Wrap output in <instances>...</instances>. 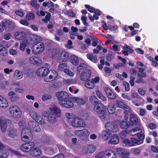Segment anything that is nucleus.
Instances as JSON below:
<instances>
[{
	"mask_svg": "<svg viewBox=\"0 0 158 158\" xmlns=\"http://www.w3.org/2000/svg\"><path fill=\"white\" fill-rule=\"evenodd\" d=\"M70 61L72 64L75 65H77L79 63L78 57L74 55L70 56Z\"/></svg>",
	"mask_w": 158,
	"mask_h": 158,
	"instance_id": "bb28decb",
	"label": "nucleus"
},
{
	"mask_svg": "<svg viewBox=\"0 0 158 158\" xmlns=\"http://www.w3.org/2000/svg\"><path fill=\"white\" fill-rule=\"evenodd\" d=\"M91 39H93V42L92 43V45L94 46H96L98 44V40L96 38H94L93 37L91 36Z\"/></svg>",
	"mask_w": 158,
	"mask_h": 158,
	"instance_id": "bf43d9fd",
	"label": "nucleus"
},
{
	"mask_svg": "<svg viewBox=\"0 0 158 158\" xmlns=\"http://www.w3.org/2000/svg\"><path fill=\"white\" fill-rule=\"evenodd\" d=\"M87 58L92 61L96 63L97 61L96 55H93V53L89 54L87 55Z\"/></svg>",
	"mask_w": 158,
	"mask_h": 158,
	"instance_id": "2f4dec72",
	"label": "nucleus"
},
{
	"mask_svg": "<svg viewBox=\"0 0 158 158\" xmlns=\"http://www.w3.org/2000/svg\"><path fill=\"white\" fill-rule=\"evenodd\" d=\"M44 117H47V121L49 123L52 124H54L56 122L57 118H58L56 116V114L52 112L49 113L48 114L45 115Z\"/></svg>",
	"mask_w": 158,
	"mask_h": 158,
	"instance_id": "6e6552de",
	"label": "nucleus"
},
{
	"mask_svg": "<svg viewBox=\"0 0 158 158\" xmlns=\"http://www.w3.org/2000/svg\"><path fill=\"white\" fill-rule=\"evenodd\" d=\"M129 122V124L131 125H135L137 124L139 121V119L135 114H130Z\"/></svg>",
	"mask_w": 158,
	"mask_h": 158,
	"instance_id": "f3484780",
	"label": "nucleus"
},
{
	"mask_svg": "<svg viewBox=\"0 0 158 158\" xmlns=\"http://www.w3.org/2000/svg\"><path fill=\"white\" fill-rule=\"evenodd\" d=\"M72 126L75 127H83L85 126L84 121L81 119L78 118H74L72 121Z\"/></svg>",
	"mask_w": 158,
	"mask_h": 158,
	"instance_id": "0eeeda50",
	"label": "nucleus"
},
{
	"mask_svg": "<svg viewBox=\"0 0 158 158\" xmlns=\"http://www.w3.org/2000/svg\"><path fill=\"white\" fill-rule=\"evenodd\" d=\"M31 40L32 42L34 43L39 42L41 40V39L39 36L36 35H33L31 36Z\"/></svg>",
	"mask_w": 158,
	"mask_h": 158,
	"instance_id": "4c0bfd02",
	"label": "nucleus"
},
{
	"mask_svg": "<svg viewBox=\"0 0 158 158\" xmlns=\"http://www.w3.org/2000/svg\"><path fill=\"white\" fill-rule=\"evenodd\" d=\"M137 136L138 139H139V140H143L145 137V135L143 133H138L137 134Z\"/></svg>",
	"mask_w": 158,
	"mask_h": 158,
	"instance_id": "680f3d73",
	"label": "nucleus"
},
{
	"mask_svg": "<svg viewBox=\"0 0 158 158\" xmlns=\"http://www.w3.org/2000/svg\"><path fill=\"white\" fill-rule=\"evenodd\" d=\"M56 96L59 102H63L69 98L68 94L65 91H60L57 92L56 94Z\"/></svg>",
	"mask_w": 158,
	"mask_h": 158,
	"instance_id": "1a4fd4ad",
	"label": "nucleus"
},
{
	"mask_svg": "<svg viewBox=\"0 0 158 158\" xmlns=\"http://www.w3.org/2000/svg\"><path fill=\"white\" fill-rule=\"evenodd\" d=\"M70 99L73 101V102H77L79 105L84 104V101L83 99L78 98L71 97Z\"/></svg>",
	"mask_w": 158,
	"mask_h": 158,
	"instance_id": "c756f323",
	"label": "nucleus"
},
{
	"mask_svg": "<svg viewBox=\"0 0 158 158\" xmlns=\"http://www.w3.org/2000/svg\"><path fill=\"white\" fill-rule=\"evenodd\" d=\"M111 135V133L109 131L106 130L102 131L101 134L102 137L105 140L110 138Z\"/></svg>",
	"mask_w": 158,
	"mask_h": 158,
	"instance_id": "4be33fe9",
	"label": "nucleus"
},
{
	"mask_svg": "<svg viewBox=\"0 0 158 158\" xmlns=\"http://www.w3.org/2000/svg\"><path fill=\"white\" fill-rule=\"evenodd\" d=\"M116 151L119 155L121 156H125L124 157H128L130 153L128 150L123 148H118L116 149Z\"/></svg>",
	"mask_w": 158,
	"mask_h": 158,
	"instance_id": "f8f14e48",
	"label": "nucleus"
},
{
	"mask_svg": "<svg viewBox=\"0 0 158 158\" xmlns=\"http://www.w3.org/2000/svg\"><path fill=\"white\" fill-rule=\"evenodd\" d=\"M9 111L10 116L15 118L20 117L22 114L20 109L15 105L10 106L9 107Z\"/></svg>",
	"mask_w": 158,
	"mask_h": 158,
	"instance_id": "f03ea898",
	"label": "nucleus"
},
{
	"mask_svg": "<svg viewBox=\"0 0 158 158\" xmlns=\"http://www.w3.org/2000/svg\"><path fill=\"white\" fill-rule=\"evenodd\" d=\"M125 110L124 111V113L125 114L124 117L125 120H127L128 118L127 114L128 113H131V110L127 106V105H126L123 109Z\"/></svg>",
	"mask_w": 158,
	"mask_h": 158,
	"instance_id": "58836bf2",
	"label": "nucleus"
},
{
	"mask_svg": "<svg viewBox=\"0 0 158 158\" xmlns=\"http://www.w3.org/2000/svg\"><path fill=\"white\" fill-rule=\"evenodd\" d=\"M64 72L65 73L70 76H73L74 75L73 73L69 69H64Z\"/></svg>",
	"mask_w": 158,
	"mask_h": 158,
	"instance_id": "5fc2aeb1",
	"label": "nucleus"
},
{
	"mask_svg": "<svg viewBox=\"0 0 158 158\" xmlns=\"http://www.w3.org/2000/svg\"><path fill=\"white\" fill-rule=\"evenodd\" d=\"M108 112L110 114H112L115 112V110L114 106L113 104H109L107 107Z\"/></svg>",
	"mask_w": 158,
	"mask_h": 158,
	"instance_id": "c9c22d12",
	"label": "nucleus"
},
{
	"mask_svg": "<svg viewBox=\"0 0 158 158\" xmlns=\"http://www.w3.org/2000/svg\"><path fill=\"white\" fill-rule=\"evenodd\" d=\"M89 101L92 104H96L97 103H98V99L95 96H91L89 99Z\"/></svg>",
	"mask_w": 158,
	"mask_h": 158,
	"instance_id": "ea45409f",
	"label": "nucleus"
},
{
	"mask_svg": "<svg viewBox=\"0 0 158 158\" xmlns=\"http://www.w3.org/2000/svg\"><path fill=\"white\" fill-rule=\"evenodd\" d=\"M48 72V69L45 67H42L39 68L37 70L36 74L38 76L41 77L47 75Z\"/></svg>",
	"mask_w": 158,
	"mask_h": 158,
	"instance_id": "9b49d317",
	"label": "nucleus"
},
{
	"mask_svg": "<svg viewBox=\"0 0 158 158\" xmlns=\"http://www.w3.org/2000/svg\"><path fill=\"white\" fill-rule=\"evenodd\" d=\"M116 102L117 106L119 108L123 109L126 106V105L121 101L117 100Z\"/></svg>",
	"mask_w": 158,
	"mask_h": 158,
	"instance_id": "de8ad7c7",
	"label": "nucleus"
},
{
	"mask_svg": "<svg viewBox=\"0 0 158 158\" xmlns=\"http://www.w3.org/2000/svg\"><path fill=\"white\" fill-rule=\"evenodd\" d=\"M105 128L112 132H115L118 131L119 129L116 123L109 122L106 123L105 125Z\"/></svg>",
	"mask_w": 158,
	"mask_h": 158,
	"instance_id": "20e7f679",
	"label": "nucleus"
},
{
	"mask_svg": "<svg viewBox=\"0 0 158 158\" xmlns=\"http://www.w3.org/2000/svg\"><path fill=\"white\" fill-rule=\"evenodd\" d=\"M8 106L7 101L4 98L0 96V107L6 108Z\"/></svg>",
	"mask_w": 158,
	"mask_h": 158,
	"instance_id": "a878e982",
	"label": "nucleus"
},
{
	"mask_svg": "<svg viewBox=\"0 0 158 158\" xmlns=\"http://www.w3.org/2000/svg\"><path fill=\"white\" fill-rule=\"evenodd\" d=\"M15 38L19 40H22L26 36V33L24 31L16 32L15 34Z\"/></svg>",
	"mask_w": 158,
	"mask_h": 158,
	"instance_id": "412c9836",
	"label": "nucleus"
},
{
	"mask_svg": "<svg viewBox=\"0 0 158 158\" xmlns=\"http://www.w3.org/2000/svg\"><path fill=\"white\" fill-rule=\"evenodd\" d=\"M52 96L49 94H44L42 97V99L43 101L47 100L51 98Z\"/></svg>",
	"mask_w": 158,
	"mask_h": 158,
	"instance_id": "a18cd8bd",
	"label": "nucleus"
},
{
	"mask_svg": "<svg viewBox=\"0 0 158 158\" xmlns=\"http://www.w3.org/2000/svg\"><path fill=\"white\" fill-rule=\"evenodd\" d=\"M30 114L31 116L35 120L37 119V117H38V116L39 115L38 113L33 111H30Z\"/></svg>",
	"mask_w": 158,
	"mask_h": 158,
	"instance_id": "49530a36",
	"label": "nucleus"
},
{
	"mask_svg": "<svg viewBox=\"0 0 158 158\" xmlns=\"http://www.w3.org/2000/svg\"><path fill=\"white\" fill-rule=\"evenodd\" d=\"M120 125L122 129H126L129 128L130 124L128 121L123 120L120 122Z\"/></svg>",
	"mask_w": 158,
	"mask_h": 158,
	"instance_id": "cd10ccee",
	"label": "nucleus"
},
{
	"mask_svg": "<svg viewBox=\"0 0 158 158\" xmlns=\"http://www.w3.org/2000/svg\"><path fill=\"white\" fill-rule=\"evenodd\" d=\"M51 112H52L56 114V116L59 117L61 115V110L56 106L53 107Z\"/></svg>",
	"mask_w": 158,
	"mask_h": 158,
	"instance_id": "c85d7f7f",
	"label": "nucleus"
},
{
	"mask_svg": "<svg viewBox=\"0 0 158 158\" xmlns=\"http://www.w3.org/2000/svg\"><path fill=\"white\" fill-rule=\"evenodd\" d=\"M94 109L101 119L104 118L106 110V106L101 103H98L94 105Z\"/></svg>",
	"mask_w": 158,
	"mask_h": 158,
	"instance_id": "f257e3e1",
	"label": "nucleus"
},
{
	"mask_svg": "<svg viewBox=\"0 0 158 158\" xmlns=\"http://www.w3.org/2000/svg\"><path fill=\"white\" fill-rule=\"evenodd\" d=\"M67 15L69 17H74L76 16L75 14L72 10H68L67 11Z\"/></svg>",
	"mask_w": 158,
	"mask_h": 158,
	"instance_id": "6e6d98bb",
	"label": "nucleus"
},
{
	"mask_svg": "<svg viewBox=\"0 0 158 158\" xmlns=\"http://www.w3.org/2000/svg\"><path fill=\"white\" fill-rule=\"evenodd\" d=\"M32 52L35 54H38L43 52L44 49V45L42 43L39 45L35 44L34 45L32 48Z\"/></svg>",
	"mask_w": 158,
	"mask_h": 158,
	"instance_id": "423d86ee",
	"label": "nucleus"
},
{
	"mask_svg": "<svg viewBox=\"0 0 158 158\" xmlns=\"http://www.w3.org/2000/svg\"><path fill=\"white\" fill-rule=\"evenodd\" d=\"M30 60L31 61V63L37 65H40L42 64V60L40 58L38 57H35L31 58Z\"/></svg>",
	"mask_w": 158,
	"mask_h": 158,
	"instance_id": "393cba45",
	"label": "nucleus"
},
{
	"mask_svg": "<svg viewBox=\"0 0 158 158\" xmlns=\"http://www.w3.org/2000/svg\"><path fill=\"white\" fill-rule=\"evenodd\" d=\"M81 130V132L82 133L83 136H88L89 135V131L86 129H84Z\"/></svg>",
	"mask_w": 158,
	"mask_h": 158,
	"instance_id": "0e129e2a",
	"label": "nucleus"
},
{
	"mask_svg": "<svg viewBox=\"0 0 158 158\" xmlns=\"http://www.w3.org/2000/svg\"><path fill=\"white\" fill-rule=\"evenodd\" d=\"M91 71L90 70H87L81 73L80 79L81 80L85 81L88 80L91 76Z\"/></svg>",
	"mask_w": 158,
	"mask_h": 158,
	"instance_id": "a211bd4d",
	"label": "nucleus"
},
{
	"mask_svg": "<svg viewBox=\"0 0 158 158\" xmlns=\"http://www.w3.org/2000/svg\"><path fill=\"white\" fill-rule=\"evenodd\" d=\"M119 142V137L116 134H114L111 139L109 141V143L111 144H117Z\"/></svg>",
	"mask_w": 158,
	"mask_h": 158,
	"instance_id": "b1692460",
	"label": "nucleus"
},
{
	"mask_svg": "<svg viewBox=\"0 0 158 158\" xmlns=\"http://www.w3.org/2000/svg\"><path fill=\"white\" fill-rule=\"evenodd\" d=\"M71 98V97L68 98L67 99L63 101V102H59V103L61 105L66 108H71L73 106V101L70 99Z\"/></svg>",
	"mask_w": 158,
	"mask_h": 158,
	"instance_id": "ddd939ff",
	"label": "nucleus"
},
{
	"mask_svg": "<svg viewBox=\"0 0 158 158\" xmlns=\"http://www.w3.org/2000/svg\"><path fill=\"white\" fill-rule=\"evenodd\" d=\"M114 58V56L113 54L111 53L108 54L106 56V59L109 61H111L112 59Z\"/></svg>",
	"mask_w": 158,
	"mask_h": 158,
	"instance_id": "4d7b16f0",
	"label": "nucleus"
},
{
	"mask_svg": "<svg viewBox=\"0 0 158 158\" xmlns=\"http://www.w3.org/2000/svg\"><path fill=\"white\" fill-rule=\"evenodd\" d=\"M123 85H124L125 87V90L127 91H128L130 89V86L129 83L126 81H124L123 82Z\"/></svg>",
	"mask_w": 158,
	"mask_h": 158,
	"instance_id": "338daca9",
	"label": "nucleus"
},
{
	"mask_svg": "<svg viewBox=\"0 0 158 158\" xmlns=\"http://www.w3.org/2000/svg\"><path fill=\"white\" fill-rule=\"evenodd\" d=\"M107 96L110 98V99H114L116 97V96L115 94L113 93L112 91Z\"/></svg>",
	"mask_w": 158,
	"mask_h": 158,
	"instance_id": "864d4df0",
	"label": "nucleus"
},
{
	"mask_svg": "<svg viewBox=\"0 0 158 158\" xmlns=\"http://www.w3.org/2000/svg\"><path fill=\"white\" fill-rule=\"evenodd\" d=\"M11 124V121L8 119H2L0 120L1 128L3 132H5L7 126H9Z\"/></svg>",
	"mask_w": 158,
	"mask_h": 158,
	"instance_id": "39448f33",
	"label": "nucleus"
},
{
	"mask_svg": "<svg viewBox=\"0 0 158 158\" xmlns=\"http://www.w3.org/2000/svg\"><path fill=\"white\" fill-rule=\"evenodd\" d=\"M69 56L70 55L68 52L65 51H63L60 53V58L58 60L60 61L65 62L68 60Z\"/></svg>",
	"mask_w": 158,
	"mask_h": 158,
	"instance_id": "2eb2a0df",
	"label": "nucleus"
},
{
	"mask_svg": "<svg viewBox=\"0 0 158 158\" xmlns=\"http://www.w3.org/2000/svg\"><path fill=\"white\" fill-rule=\"evenodd\" d=\"M21 135L32 136L31 132L30 130L26 128H24L21 131Z\"/></svg>",
	"mask_w": 158,
	"mask_h": 158,
	"instance_id": "72a5a7b5",
	"label": "nucleus"
},
{
	"mask_svg": "<svg viewBox=\"0 0 158 158\" xmlns=\"http://www.w3.org/2000/svg\"><path fill=\"white\" fill-rule=\"evenodd\" d=\"M96 146L94 145H90L86 147H84L82 151L84 153L90 154L94 152L96 150Z\"/></svg>",
	"mask_w": 158,
	"mask_h": 158,
	"instance_id": "4468645a",
	"label": "nucleus"
},
{
	"mask_svg": "<svg viewBox=\"0 0 158 158\" xmlns=\"http://www.w3.org/2000/svg\"><path fill=\"white\" fill-rule=\"evenodd\" d=\"M7 134L10 138H14L17 136L16 130L14 128H9L7 131Z\"/></svg>",
	"mask_w": 158,
	"mask_h": 158,
	"instance_id": "6ab92c4d",
	"label": "nucleus"
},
{
	"mask_svg": "<svg viewBox=\"0 0 158 158\" xmlns=\"http://www.w3.org/2000/svg\"><path fill=\"white\" fill-rule=\"evenodd\" d=\"M34 143L32 142L24 143L22 145L20 148L23 152H28L34 147Z\"/></svg>",
	"mask_w": 158,
	"mask_h": 158,
	"instance_id": "9d476101",
	"label": "nucleus"
},
{
	"mask_svg": "<svg viewBox=\"0 0 158 158\" xmlns=\"http://www.w3.org/2000/svg\"><path fill=\"white\" fill-rule=\"evenodd\" d=\"M20 23L24 25L28 26L29 23L27 22L25 19H21L19 21Z\"/></svg>",
	"mask_w": 158,
	"mask_h": 158,
	"instance_id": "774afa93",
	"label": "nucleus"
},
{
	"mask_svg": "<svg viewBox=\"0 0 158 158\" xmlns=\"http://www.w3.org/2000/svg\"><path fill=\"white\" fill-rule=\"evenodd\" d=\"M35 121L40 124H44L45 123L44 120L40 115L38 116L37 119L35 120Z\"/></svg>",
	"mask_w": 158,
	"mask_h": 158,
	"instance_id": "37998d69",
	"label": "nucleus"
},
{
	"mask_svg": "<svg viewBox=\"0 0 158 158\" xmlns=\"http://www.w3.org/2000/svg\"><path fill=\"white\" fill-rule=\"evenodd\" d=\"M8 154V152L5 150H3L0 152V158H7Z\"/></svg>",
	"mask_w": 158,
	"mask_h": 158,
	"instance_id": "a19ab883",
	"label": "nucleus"
},
{
	"mask_svg": "<svg viewBox=\"0 0 158 158\" xmlns=\"http://www.w3.org/2000/svg\"><path fill=\"white\" fill-rule=\"evenodd\" d=\"M85 6L86 8L88 9V10L91 12H94L95 9L93 7H91L90 6L88 5H85Z\"/></svg>",
	"mask_w": 158,
	"mask_h": 158,
	"instance_id": "e2e57ef3",
	"label": "nucleus"
},
{
	"mask_svg": "<svg viewBox=\"0 0 158 158\" xmlns=\"http://www.w3.org/2000/svg\"><path fill=\"white\" fill-rule=\"evenodd\" d=\"M14 77L17 80H19L23 77V74L22 73L18 70H16L15 71Z\"/></svg>",
	"mask_w": 158,
	"mask_h": 158,
	"instance_id": "473e14b6",
	"label": "nucleus"
},
{
	"mask_svg": "<svg viewBox=\"0 0 158 158\" xmlns=\"http://www.w3.org/2000/svg\"><path fill=\"white\" fill-rule=\"evenodd\" d=\"M37 123L33 121H30L28 122V125L31 129H33Z\"/></svg>",
	"mask_w": 158,
	"mask_h": 158,
	"instance_id": "c03bdc74",
	"label": "nucleus"
},
{
	"mask_svg": "<svg viewBox=\"0 0 158 158\" xmlns=\"http://www.w3.org/2000/svg\"><path fill=\"white\" fill-rule=\"evenodd\" d=\"M105 158H116L115 152L111 150H109L104 151Z\"/></svg>",
	"mask_w": 158,
	"mask_h": 158,
	"instance_id": "dca6fc26",
	"label": "nucleus"
},
{
	"mask_svg": "<svg viewBox=\"0 0 158 158\" xmlns=\"http://www.w3.org/2000/svg\"><path fill=\"white\" fill-rule=\"evenodd\" d=\"M22 139L24 142H29L32 139V136H28L27 135H21Z\"/></svg>",
	"mask_w": 158,
	"mask_h": 158,
	"instance_id": "f704fd0d",
	"label": "nucleus"
},
{
	"mask_svg": "<svg viewBox=\"0 0 158 158\" xmlns=\"http://www.w3.org/2000/svg\"><path fill=\"white\" fill-rule=\"evenodd\" d=\"M37 0H33L31 1L30 2L31 5L36 9H38L40 7V5L38 3H37Z\"/></svg>",
	"mask_w": 158,
	"mask_h": 158,
	"instance_id": "79ce46f5",
	"label": "nucleus"
},
{
	"mask_svg": "<svg viewBox=\"0 0 158 158\" xmlns=\"http://www.w3.org/2000/svg\"><path fill=\"white\" fill-rule=\"evenodd\" d=\"M2 23L5 30L7 31H12L16 27L15 23L9 19L4 20V21H2Z\"/></svg>",
	"mask_w": 158,
	"mask_h": 158,
	"instance_id": "7ed1b4c3",
	"label": "nucleus"
},
{
	"mask_svg": "<svg viewBox=\"0 0 158 158\" xmlns=\"http://www.w3.org/2000/svg\"><path fill=\"white\" fill-rule=\"evenodd\" d=\"M131 143H132V146H134L135 144H136L137 145L141 144L143 142V140H139L135 138H131Z\"/></svg>",
	"mask_w": 158,
	"mask_h": 158,
	"instance_id": "e433bc0d",
	"label": "nucleus"
},
{
	"mask_svg": "<svg viewBox=\"0 0 158 158\" xmlns=\"http://www.w3.org/2000/svg\"><path fill=\"white\" fill-rule=\"evenodd\" d=\"M123 142L125 144L128 145L132 146V143H131V140L127 139H125L123 140Z\"/></svg>",
	"mask_w": 158,
	"mask_h": 158,
	"instance_id": "603ef678",
	"label": "nucleus"
},
{
	"mask_svg": "<svg viewBox=\"0 0 158 158\" xmlns=\"http://www.w3.org/2000/svg\"><path fill=\"white\" fill-rule=\"evenodd\" d=\"M0 52V55H1L2 56H6L7 54L8 51L6 48L4 47Z\"/></svg>",
	"mask_w": 158,
	"mask_h": 158,
	"instance_id": "13d9d810",
	"label": "nucleus"
},
{
	"mask_svg": "<svg viewBox=\"0 0 158 158\" xmlns=\"http://www.w3.org/2000/svg\"><path fill=\"white\" fill-rule=\"evenodd\" d=\"M67 64L65 63H63L60 64L59 66V69L61 71L63 69L66 67Z\"/></svg>",
	"mask_w": 158,
	"mask_h": 158,
	"instance_id": "69168bd1",
	"label": "nucleus"
},
{
	"mask_svg": "<svg viewBox=\"0 0 158 158\" xmlns=\"http://www.w3.org/2000/svg\"><path fill=\"white\" fill-rule=\"evenodd\" d=\"M49 4H50L51 5L48 6V8H49L51 7H54V3H53L52 2H44L43 3V6L44 7H46Z\"/></svg>",
	"mask_w": 158,
	"mask_h": 158,
	"instance_id": "09e8293b",
	"label": "nucleus"
},
{
	"mask_svg": "<svg viewBox=\"0 0 158 158\" xmlns=\"http://www.w3.org/2000/svg\"><path fill=\"white\" fill-rule=\"evenodd\" d=\"M85 86L89 89H93L95 87L94 85L92 82V80L88 79L86 80L85 83Z\"/></svg>",
	"mask_w": 158,
	"mask_h": 158,
	"instance_id": "7c9ffc66",
	"label": "nucleus"
},
{
	"mask_svg": "<svg viewBox=\"0 0 158 158\" xmlns=\"http://www.w3.org/2000/svg\"><path fill=\"white\" fill-rule=\"evenodd\" d=\"M86 67L87 66L85 64L83 63H80L77 67V73L80 74L82 72L85 71Z\"/></svg>",
	"mask_w": 158,
	"mask_h": 158,
	"instance_id": "aec40b11",
	"label": "nucleus"
},
{
	"mask_svg": "<svg viewBox=\"0 0 158 158\" xmlns=\"http://www.w3.org/2000/svg\"><path fill=\"white\" fill-rule=\"evenodd\" d=\"M31 155L33 157L39 156L41 153L40 150L37 148H33L30 152Z\"/></svg>",
	"mask_w": 158,
	"mask_h": 158,
	"instance_id": "5701e85b",
	"label": "nucleus"
},
{
	"mask_svg": "<svg viewBox=\"0 0 158 158\" xmlns=\"http://www.w3.org/2000/svg\"><path fill=\"white\" fill-rule=\"evenodd\" d=\"M34 14L32 13H29L26 16V19L28 20L33 19L34 18Z\"/></svg>",
	"mask_w": 158,
	"mask_h": 158,
	"instance_id": "8fccbe9b",
	"label": "nucleus"
},
{
	"mask_svg": "<svg viewBox=\"0 0 158 158\" xmlns=\"http://www.w3.org/2000/svg\"><path fill=\"white\" fill-rule=\"evenodd\" d=\"M105 153L104 152H101L98 154H97L96 156V158H104V157Z\"/></svg>",
	"mask_w": 158,
	"mask_h": 158,
	"instance_id": "052dcab7",
	"label": "nucleus"
},
{
	"mask_svg": "<svg viewBox=\"0 0 158 158\" xmlns=\"http://www.w3.org/2000/svg\"><path fill=\"white\" fill-rule=\"evenodd\" d=\"M26 41L24 40L20 43V49L22 51H23L24 50L25 47L26 46Z\"/></svg>",
	"mask_w": 158,
	"mask_h": 158,
	"instance_id": "3c124183",
	"label": "nucleus"
}]
</instances>
